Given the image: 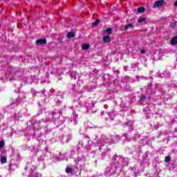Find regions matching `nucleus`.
<instances>
[{
	"label": "nucleus",
	"instance_id": "0eeeda50",
	"mask_svg": "<svg viewBox=\"0 0 177 177\" xmlns=\"http://www.w3.org/2000/svg\"><path fill=\"white\" fill-rule=\"evenodd\" d=\"M75 37V33L73 32H70L67 34V37L68 38H74Z\"/></svg>",
	"mask_w": 177,
	"mask_h": 177
},
{
	"label": "nucleus",
	"instance_id": "f03ea898",
	"mask_svg": "<svg viewBox=\"0 0 177 177\" xmlns=\"http://www.w3.org/2000/svg\"><path fill=\"white\" fill-rule=\"evenodd\" d=\"M102 40H103V42H104V44H109L111 42V39H110V36L109 35L104 36L102 37Z\"/></svg>",
	"mask_w": 177,
	"mask_h": 177
},
{
	"label": "nucleus",
	"instance_id": "6ab92c4d",
	"mask_svg": "<svg viewBox=\"0 0 177 177\" xmlns=\"http://www.w3.org/2000/svg\"><path fill=\"white\" fill-rule=\"evenodd\" d=\"M174 6H177V1L174 3Z\"/></svg>",
	"mask_w": 177,
	"mask_h": 177
},
{
	"label": "nucleus",
	"instance_id": "9b49d317",
	"mask_svg": "<svg viewBox=\"0 0 177 177\" xmlns=\"http://www.w3.org/2000/svg\"><path fill=\"white\" fill-rule=\"evenodd\" d=\"M145 20H146V18L139 17L138 21V23H143V21H145Z\"/></svg>",
	"mask_w": 177,
	"mask_h": 177
},
{
	"label": "nucleus",
	"instance_id": "ddd939ff",
	"mask_svg": "<svg viewBox=\"0 0 177 177\" xmlns=\"http://www.w3.org/2000/svg\"><path fill=\"white\" fill-rule=\"evenodd\" d=\"M100 23V19H97L95 22L93 23V26H96Z\"/></svg>",
	"mask_w": 177,
	"mask_h": 177
},
{
	"label": "nucleus",
	"instance_id": "9d476101",
	"mask_svg": "<svg viewBox=\"0 0 177 177\" xmlns=\"http://www.w3.org/2000/svg\"><path fill=\"white\" fill-rule=\"evenodd\" d=\"M73 172V169L71 167H66V174H71Z\"/></svg>",
	"mask_w": 177,
	"mask_h": 177
},
{
	"label": "nucleus",
	"instance_id": "1a4fd4ad",
	"mask_svg": "<svg viewBox=\"0 0 177 177\" xmlns=\"http://www.w3.org/2000/svg\"><path fill=\"white\" fill-rule=\"evenodd\" d=\"M113 30L111 29V28H109L108 29L105 30L104 31V32H106V34H108V35H110L112 32Z\"/></svg>",
	"mask_w": 177,
	"mask_h": 177
},
{
	"label": "nucleus",
	"instance_id": "dca6fc26",
	"mask_svg": "<svg viewBox=\"0 0 177 177\" xmlns=\"http://www.w3.org/2000/svg\"><path fill=\"white\" fill-rule=\"evenodd\" d=\"M28 177H39V176H38V173H36L35 175H33V176L29 175Z\"/></svg>",
	"mask_w": 177,
	"mask_h": 177
},
{
	"label": "nucleus",
	"instance_id": "7ed1b4c3",
	"mask_svg": "<svg viewBox=\"0 0 177 177\" xmlns=\"http://www.w3.org/2000/svg\"><path fill=\"white\" fill-rule=\"evenodd\" d=\"M37 45H45L46 44V39H40L36 41Z\"/></svg>",
	"mask_w": 177,
	"mask_h": 177
},
{
	"label": "nucleus",
	"instance_id": "a211bd4d",
	"mask_svg": "<svg viewBox=\"0 0 177 177\" xmlns=\"http://www.w3.org/2000/svg\"><path fill=\"white\" fill-rule=\"evenodd\" d=\"M140 53H142V54H143V53H146V50H145L142 49V50H140Z\"/></svg>",
	"mask_w": 177,
	"mask_h": 177
},
{
	"label": "nucleus",
	"instance_id": "f8f14e48",
	"mask_svg": "<svg viewBox=\"0 0 177 177\" xmlns=\"http://www.w3.org/2000/svg\"><path fill=\"white\" fill-rule=\"evenodd\" d=\"M129 27H133V25L132 24H129L126 26H124V30H128Z\"/></svg>",
	"mask_w": 177,
	"mask_h": 177
},
{
	"label": "nucleus",
	"instance_id": "39448f33",
	"mask_svg": "<svg viewBox=\"0 0 177 177\" xmlns=\"http://www.w3.org/2000/svg\"><path fill=\"white\" fill-rule=\"evenodd\" d=\"M89 48H91V45L88 44H84L82 46V48L83 49V50H88Z\"/></svg>",
	"mask_w": 177,
	"mask_h": 177
},
{
	"label": "nucleus",
	"instance_id": "2eb2a0df",
	"mask_svg": "<svg viewBox=\"0 0 177 177\" xmlns=\"http://www.w3.org/2000/svg\"><path fill=\"white\" fill-rule=\"evenodd\" d=\"M165 162H169L171 161V157L170 156H166L165 158Z\"/></svg>",
	"mask_w": 177,
	"mask_h": 177
},
{
	"label": "nucleus",
	"instance_id": "f3484780",
	"mask_svg": "<svg viewBox=\"0 0 177 177\" xmlns=\"http://www.w3.org/2000/svg\"><path fill=\"white\" fill-rule=\"evenodd\" d=\"M145 99H146V97L145 95H142L140 100H145Z\"/></svg>",
	"mask_w": 177,
	"mask_h": 177
},
{
	"label": "nucleus",
	"instance_id": "6e6552de",
	"mask_svg": "<svg viewBox=\"0 0 177 177\" xmlns=\"http://www.w3.org/2000/svg\"><path fill=\"white\" fill-rule=\"evenodd\" d=\"M146 10L144 7H140L138 8V13H143Z\"/></svg>",
	"mask_w": 177,
	"mask_h": 177
},
{
	"label": "nucleus",
	"instance_id": "423d86ee",
	"mask_svg": "<svg viewBox=\"0 0 177 177\" xmlns=\"http://www.w3.org/2000/svg\"><path fill=\"white\" fill-rule=\"evenodd\" d=\"M170 44H171V45H176L177 44V36H176L175 37L172 38Z\"/></svg>",
	"mask_w": 177,
	"mask_h": 177
},
{
	"label": "nucleus",
	"instance_id": "20e7f679",
	"mask_svg": "<svg viewBox=\"0 0 177 177\" xmlns=\"http://www.w3.org/2000/svg\"><path fill=\"white\" fill-rule=\"evenodd\" d=\"M0 161L1 164H6L8 161V158H6V156H1Z\"/></svg>",
	"mask_w": 177,
	"mask_h": 177
},
{
	"label": "nucleus",
	"instance_id": "f257e3e1",
	"mask_svg": "<svg viewBox=\"0 0 177 177\" xmlns=\"http://www.w3.org/2000/svg\"><path fill=\"white\" fill-rule=\"evenodd\" d=\"M165 5V1L164 0L157 1L154 3L153 8H162Z\"/></svg>",
	"mask_w": 177,
	"mask_h": 177
},
{
	"label": "nucleus",
	"instance_id": "4468645a",
	"mask_svg": "<svg viewBox=\"0 0 177 177\" xmlns=\"http://www.w3.org/2000/svg\"><path fill=\"white\" fill-rule=\"evenodd\" d=\"M5 147V142L3 140L0 141V149Z\"/></svg>",
	"mask_w": 177,
	"mask_h": 177
}]
</instances>
